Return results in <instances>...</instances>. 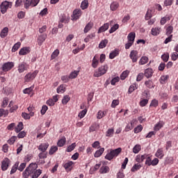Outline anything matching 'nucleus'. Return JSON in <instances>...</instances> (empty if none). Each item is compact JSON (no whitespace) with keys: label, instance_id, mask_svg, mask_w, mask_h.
<instances>
[{"label":"nucleus","instance_id":"nucleus-1","mask_svg":"<svg viewBox=\"0 0 178 178\" xmlns=\"http://www.w3.org/2000/svg\"><path fill=\"white\" fill-rule=\"evenodd\" d=\"M38 168V165L37 163H31L23 172V177L29 178V176H31V178L40 177V175H41V173H42V170H41L40 169L37 170Z\"/></svg>","mask_w":178,"mask_h":178},{"label":"nucleus","instance_id":"nucleus-2","mask_svg":"<svg viewBox=\"0 0 178 178\" xmlns=\"http://www.w3.org/2000/svg\"><path fill=\"white\" fill-rule=\"evenodd\" d=\"M122 152V148L118 147L115 149H111L110 152H108L105 156V159H107V161H112L114 158H116Z\"/></svg>","mask_w":178,"mask_h":178},{"label":"nucleus","instance_id":"nucleus-3","mask_svg":"<svg viewBox=\"0 0 178 178\" xmlns=\"http://www.w3.org/2000/svg\"><path fill=\"white\" fill-rule=\"evenodd\" d=\"M108 67L107 65H102L95 71L93 74L94 77H101V76H104L108 72Z\"/></svg>","mask_w":178,"mask_h":178},{"label":"nucleus","instance_id":"nucleus-4","mask_svg":"<svg viewBox=\"0 0 178 178\" xmlns=\"http://www.w3.org/2000/svg\"><path fill=\"white\" fill-rule=\"evenodd\" d=\"M38 74V72L37 70L33 72H29L24 76L25 83H30V81H33Z\"/></svg>","mask_w":178,"mask_h":178},{"label":"nucleus","instance_id":"nucleus-5","mask_svg":"<svg viewBox=\"0 0 178 178\" xmlns=\"http://www.w3.org/2000/svg\"><path fill=\"white\" fill-rule=\"evenodd\" d=\"M9 8H12V2H9L8 1H3L0 6L1 13L5 15V13L8 11Z\"/></svg>","mask_w":178,"mask_h":178},{"label":"nucleus","instance_id":"nucleus-6","mask_svg":"<svg viewBox=\"0 0 178 178\" xmlns=\"http://www.w3.org/2000/svg\"><path fill=\"white\" fill-rule=\"evenodd\" d=\"M38 5V0H25L24 1V8L25 9H29L30 6L34 8V6H37Z\"/></svg>","mask_w":178,"mask_h":178},{"label":"nucleus","instance_id":"nucleus-7","mask_svg":"<svg viewBox=\"0 0 178 178\" xmlns=\"http://www.w3.org/2000/svg\"><path fill=\"white\" fill-rule=\"evenodd\" d=\"M14 66L15 63L13 62H7L2 65L1 70L3 72H9Z\"/></svg>","mask_w":178,"mask_h":178},{"label":"nucleus","instance_id":"nucleus-8","mask_svg":"<svg viewBox=\"0 0 178 178\" xmlns=\"http://www.w3.org/2000/svg\"><path fill=\"white\" fill-rule=\"evenodd\" d=\"M9 165H10V160L8 158H5L1 162V170L3 172L8 170Z\"/></svg>","mask_w":178,"mask_h":178},{"label":"nucleus","instance_id":"nucleus-9","mask_svg":"<svg viewBox=\"0 0 178 178\" xmlns=\"http://www.w3.org/2000/svg\"><path fill=\"white\" fill-rule=\"evenodd\" d=\"M129 57L134 63L138 60V52L136 50H132L129 54Z\"/></svg>","mask_w":178,"mask_h":178},{"label":"nucleus","instance_id":"nucleus-10","mask_svg":"<svg viewBox=\"0 0 178 178\" xmlns=\"http://www.w3.org/2000/svg\"><path fill=\"white\" fill-rule=\"evenodd\" d=\"M29 69V65L27 63L23 62L19 64L18 65V72L19 73H23L24 72H26Z\"/></svg>","mask_w":178,"mask_h":178},{"label":"nucleus","instance_id":"nucleus-11","mask_svg":"<svg viewBox=\"0 0 178 178\" xmlns=\"http://www.w3.org/2000/svg\"><path fill=\"white\" fill-rule=\"evenodd\" d=\"M161 31H162V29L159 26H156L152 28L151 30L152 35L156 36L161 34Z\"/></svg>","mask_w":178,"mask_h":178},{"label":"nucleus","instance_id":"nucleus-12","mask_svg":"<svg viewBox=\"0 0 178 178\" xmlns=\"http://www.w3.org/2000/svg\"><path fill=\"white\" fill-rule=\"evenodd\" d=\"M164 125L165 122H163V121H159L157 124L154 125V131H159V130H161V129H162Z\"/></svg>","mask_w":178,"mask_h":178},{"label":"nucleus","instance_id":"nucleus-13","mask_svg":"<svg viewBox=\"0 0 178 178\" xmlns=\"http://www.w3.org/2000/svg\"><path fill=\"white\" fill-rule=\"evenodd\" d=\"M108 29H109V23H106L99 29L97 33L98 34H101V33H104V31H106Z\"/></svg>","mask_w":178,"mask_h":178},{"label":"nucleus","instance_id":"nucleus-14","mask_svg":"<svg viewBox=\"0 0 178 178\" xmlns=\"http://www.w3.org/2000/svg\"><path fill=\"white\" fill-rule=\"evenodd\" d=\"M73 16H74V20H77L80 18V16H81V10L80 9H76L73 12Z\"/></svg>","mask_w":178,"mask_h":178},{"label":"nucleus","instance_id":"nucleus-15","mask_svg":"<svg viewBox=\"0 0 178 178\" xmlns=\"http://www.w3.org/2000/svg\"><path fill=\"white\" fill-rule=\"evenodd\" d=\"M152 74H154V70H152V68H147L145 70V76L147 79L152 77Z\"/></svg>","mask_w":178,"mask_h":178},{"label":"nucleus","instance_id":"nucleus-16","mask_svg":"<svg viewBox=\"0 0 178 178\" xmlns=\"http://www.w3.org/2000/svg\"><path fill=\"white\" fill-rule=\"evenodd\" d=\"M165 154H163V148L158 149L156 152L155 153V156H156V158H159V159H162V158H163Z\"/></svg>","mask_w":178,"mask_h":178},{"label":"nucleus","instance_id":"nucleus-17","mask_svg":"<svg viewBox=\"0 0 178 178\" xmlns=\"http://www.w3.org/2000/svg\"><path fill=\"white\" fill-rule=\"evenodd\" d=\"M30 47H23L19 51V55H27V54H30Z\"/></svg>","mask_w":178,"mask_h":178},{"label":"nucleus","instance_id":"nucleus-18","mask_svg":"<svg viewBox=\"0 0 178 178\" xmlns=\"http://www.w3.org/2000/svg\"><path fill=\"white\" fill-rule=\"evenodd\" d=\"M47 40V34H42L39 35L38 38V45H42V42Z\"/></svg>","mask_w":178,"mask_h":178},{"label":"nucleus","instance_id":"nucleus-19","mask_svg":"<svg viewBox=\"0 0 178 178\" xmlns=\"http://www.w3.org/2000/svg\"><path fill=\"white\" fill-rule=\"evenodd\" d=\"M49 147V144L48 143H42L39 147L38 149L41 151L42 152H45L47 149H48V147Z\"/></svg>","mask_w":178,"mask_h":178},{"label":"nucleus","instance_id":"nucleus-20","mask_svg":"<svg viewBox=\"0 0 178 178\" xmlns=\"http://www.w3.org/2000/svg\"><path fill=\"white\" fill-rule=\"evenodd\" d=\"M74 164V163L73 161H68L64 164L63 168L65 170H72V168Z\"/></svg>","mask_w":178,"mask_h":178},{"label":"nucleus","instance_id":"nucleus-21","mask_svg":"<svg viewBox=\"0 0 178 178\" xmlns=\"http://www.w3.org/2000/svg\"><path fill=\"white\" fill-rule=\"evenodd\" d=\"M98 63H99V60H98V56H95L92 59V67L94 69H97V67H98Z\"/></svg>","mask_w":178,"mask_h":178},{"label":"nucleus","instance_id":"nucleus-22","mask_svg":"<svg viewBox=\"0 0 178 178\" xmlns=\"http://www.w3.org/2000/svg\"><path fill=\"white\" fill-rule=\"evenodd\" d=\"M8 33H9V29L8 27L3 28L0 33L1 38H5L8 35Z\"/></svg>","mask_w":178,"mask_h":178},{"label":"nucleus","instance_id":"nucleus-23","mask_svg":"<svg viewBox=\"0 0 178 178\" xmlns=\"http://www.w3.org/2000/svg\"><path fill=\"white\" fill-rule=\"evenodd\" d=\"M135 38H136V33L131 32L130 33L128 34L127 39H128V41H129L130 42L134 43Z\"/></svg>","mask_w":178,"mask_h":178},{"label":"nucleus","instance_id":"nucleus-24","mask_svg":"<svg viewBox=\"0 0 178 178\" xmlns=\"http://www.w3.org/2000/svg\"><path fill=\"white\" fill-rule=\"evenodd\" d=\"M110 8L111 10L115 12V10H116L119 8V3H118V1H113L111 3Z\"/></svg>","mask_w":178,"mask_h":178},{"label":"nucleus","instance_id":"nucleus-25","mask_svg":"<svg viewBox=\"0 0 178 178\" xmlns=\"http://www.w3.org/2000/svg\"><path fill=\"white\" fill-rule=\"evenodd\" d=\"M119 55V49H115L114 51H111L109 54L110 59H115L116 56Z\"/></svg>","mask_w":178,"mask_h":178},{"label":"nucleus","instance_id":"nucleus-26","mask_svg":"<svg viewBox=\"0 0 178 178\" xmlns=\"http://www.w3.org/2000/svg\"><path fill=\"white\" fill-rule=\"evenodd\" d=\"M94 26V24L92 22H89L87 24V25L85 26L83 32L85 33H88L91 29H92V26Z\"/></svg>","mask_w":178,"mask_h":178},{"label":"nucleus","instance_id":"nucleus-27","mask_svg":"<svg viewBox=\"0 0 178 178\" xmlns=\"http://www.w3.org/2000/svg\"><path fill=\"white\" fill-rule=\"evenodd\" d=\"M104 151H105V148L104 147H102L99 150L96 151L94 154L95 158H99V156L104 154Z\"/></svg>","mask_w":178,"mask_h":178},{"label":"nucleus","instance_id":"nucleus-28","mask_svg":"<svg viewBox=\"0 0 178 178\" xmlns=\"http://www.w3.org/2000/svg\"><path fill=\"white\" fill-rule=\"evenodd\" d=\"M19 168V162H16L14 165L12 167V169L10 172V175H13L15 173H16V171L17 170V169Z\"/></svg>","mask_w":178,"mask_h":178},{"label":"nucleus","instance_id":"nucleus-29","mask_svg":"<svg viewBox=\"0 0 178 178\" xmlns=\"http://www.w3.org/2000/svg\"><path fill=\"white\" fill-rule=\"evenodd\" d=\"M145 85L147 88H154V87H155V85H154V82L152 80L145 81Z\"/></svg>","mask_w":178,"mask_h":178},{"label":"nucleus","instance_id":"nucleus-30","mask_svg":"<svg viewBox=\"0 0 178 178\" xmlns=\"http://www.w3.org/2000/svg\"><path fill=\"white\" fill-rule=\"evenodd\" d=\"M141 151V145H136L133 148L134 154H138Z\"/></svg>","mask_w":178,"mask_h":178},{"label":"nucleus","instance_id":"nucleus-31","mask_svg":"<svg viewBox=\"0 0 178 178\" xmlns=\"http://www.w3.org/2000/svg\"><path fill=\"white\" fill-rule=\"evenodd\" d=\"M169 79V75H163L160 78V83L161 84H165L167 81L168 79Z\"/></svg>","mask_w":178,"mask_h":178},{"label":"nucleus","instance_id":"nucleus-32","mask_svg":"<svg viewBox=\"0 0 178 178\" xmlns=\"http://www.w3.org/2000/svg\"><path fill=\"white\" fill-rule=\"evenodd\" d=\"M79 73H80V71L79 70H78V71H73V72H72L70 74V75H69V76H70V79H76V77H77V76H79Z\"/></svg>","mask_w":178,"mask_h":178},{"label":"nucleus","instance_id":"nucleus-33","mask_svg":"<svg viewBox=\"0 0 178 178\" xmlns=\"http://www.w3.org/2000/svg\"><path fill=\"white\" fill-rule=\"evenodd\" d=\"M88 8V0H83L81 3V8L82 10H84V9H87Z\"/></svg>","mask_w":178,"mask_h":178},{"label":"nucleus","instance_id":"nucleus-34","mask_svg":"<svg viewBox=\"0 0 178 178\" xmlns=\"http://www.w3.org/2000/svg\"><path fill=\"white\" fill-rule=\"evenodd\" d=\"M23 130V122H20L18 123L17 126L15 127V131L16 133H19Z\"/></svg>","mask_w":178,"mask_h":178},{"label":"nucleus","instance_id":"nucleus-35","mask_svg":"<svg viewBox=\"0 0 178 178\" xmlns=\"http://www.w3.org/2000/svg\"><path fill=\"white\" fill-rule=\"evenodd\" d=\"M169 20H170V17L169 16L163 17L161 19L160 24H161V26H163V24H165L166 22H169Z\"/></svg>","mask_w":178,"mask_h":178},{"label":"nucleus","instance_id":"nucleus-36","mask_svg":"<svg viewBox=\"0 0 178 178\" xmlns=\"http://www.w3.org/2000/svg\"><path fill=\"white\" fill-rule=\"evenodd\" d=\"M9 115V111L8 110H5L3 108L0 109V118H2V116H4V118H6Z\"/></svg>","mask_w":178,"mask_h":178},{"label":"nucleus","instance_id":"nucleus-37","mask_svg":"<svg viewBox=\"0 0 178 178\" xmlns=\"http://www.w3.org/2000/svg\"><path fill=\"white\" fill-rule=\"evenodd\" d=\"M137 88H138V85H137L136 83H134L132 86L129 87L128 93L131 94V92H133L134 90H137Z\"/></svg>","mask_w":178,"mask_h":178},{"label":"nucleus","instance_id":"nucleus-38","mask_svg":"<svg viewBox=\"0 0 178 178\" xmlns=\"http://www.w3.org/2000/svg\"><path fill=\"white\" fill-rule=\"evenodd\" d=\"M145 63H148V57L143 56L139 60V65H145Z\"/></svg>","mask_w":178,"mask_h":178},{"label":"nucleus","instance_id":"nucleus-39","mask_svg":"<svg viewBox=\"0 0 178 178\" xmlns=\"http://www.w3.org/2000/svg\"><path fill=\"white\" fill-rule=\"evenodd\" d=\"M66 91V88H65V86L63 85H60V86H58L57 88V92L58 94H63V92H65Z\"/></svg>","mask_w":178,"mask_h":178},{"label":"nucleus","instance_id":"nucleus-40","mask_svg":"<svg viewBox=\"0 0 178 178\" xmlns=\"http://www.w3.org/2000/svg\"><path fill=\"white\" fill-rule=\"evenodd\" d=\"M65 144H66V138H65V137L60 139L57 143V145H58V147H63V145H65Z\"/></svg>","mask_w":178,"mask_h":178},{"label":"nucleus","instance_id":"nucleus-41","mask_svg":"<svg viewBox=\"0 0 178 178\" xmlns=\"http://www.w3.org/2000/svg\"><path fill=\"white\" fill-rule=\"evenodd\" d=\"M20 45H22V43H20V42L15 43L12 48V52H16V51H17V49L20 48Z\"/></svg>","mask_w":178,"mask_h":178},{"label":"nucleus","instance_id":"nucleus-42","mask_svg":"<svg viewBox=\"0 0 178 178\" xmlns=\"http://www.w3.org/2000/svg\"><path fill=\"white\" fill-rule=\"evenodd\" d=\"M99 172L102 174L108 173V172H109V167H108V166H102V167H101V168L99 170Z\"/></svg>","mask_w":178,"mask_h":178},{"label":"nucleus","instance_id":"nucleus-43","mask_svg":"<svg viewBox=\"0 0 178 178\" xmlns=\"http://www.w3.org/2000/svg\"><path fill=\"white\" fill-rule=\"evenodd\" d=\"M108 44V40L104 39L103 40L101 41V42L99 44V48L102 49V48H105V47H106V44Z\"/></svg>","mask_w":178,"mask_h":178},{"label":"nucleus","instance_id":"nucleus-44","mask_svg":"<svg viewBox=\"0 0 178 178\" xmlns=\"http://www.w3.org/2000/svg\"><path fill=\"white\" fill-rule=\"evenodd\" d=\"M115 130L113 129H108L106 133V137H113Z\"/></svg>","mask_w":178,"mask_h":178},{"label":"nucleus","instance_id":"nucleus-45","mask_svg":"<svg viewBox=\"0 0 178 178\" xmlns=\"http://www.w3.org/2000/svg\"><path fill=\"white\" fill-rule=\"evenodd\" d=\"M166 35H172V33H173V27L172 26H169L165 29Z\"/></svg>","mask_w":178,"mask_h":178},{"label":"nucleus","instance_id":"nucleus-46","mask_svg":"<svg viewBox=\"0 0 178 178\" xmlns=\"http://www.w3.org/2000/svg\"><path fill=\"white\" fill-rule=\"evenodd\" d=\"M118 29H119V24H114L113 26H112L109 30L110 34H112V33H115V31H116Z\"/></svg>","mask_w":178,"mask_h":178},{"label":"nucleus","instance_id":"nucleus-47","mask_svg":"<svg viewBox=\"0 0 178 178\" xmlns=\"http://www.w3.org/2000/svg\"><path fill=\"white\" fill-rule=\"evenodd\" d=\"M56 151H58V147L56 146H52L49 149V154L54 155Z\"/></svg>","mask_w":178,"mask_h":178},{"label":"nucleus","instance_id":"nucleus-48","mask_svg":"<svg viewBox=\"0 0 178 178\" xmlns=\"http://www.w3.org/2000/svg\"><path fill=\"white\" fill-rule=\"evenodd\" d=\"M140 169H141V165L137 163L132 167L131 172H137V170H140Z\"/></svg>","mask_w":178,"mask_h":178},{"label":"nucleus","instance_id":"nucleus-49","mask_svg":"<svg viewBox=\"0 0 178 178\" xmlns=\"http://www.w3.org/2000/svg\"><path fill=\"white\" fill-rule=\"evenodd\" d=\"M129 72L128 70L127 71H124L121 75H120V79L121 80H125L126 77H127V76H129Z\"/></svg>","mask_w":178,"mask_h":178},{"label":"nucleus","instance_id":"nucleus-50","mask_svg":"<svg viewBox=\"0 0 178 178\" xmlns=\"http://www.w3.org/2000/svg\"><path fill=\"white\" fill-rule=\"evenodd\" d=\"M148 99H143L139 102L140 106L144 107L148 104Z\"/></svg>","mask_w":178,"mask_h":178},{"label":"nucleus","instance_id":"nucleus-51","mask_svg":"<svg viewBox=\"0 0 178 178\" xmlns=\"http://www.w3.org/2000/svg\"><path fill=\"white\" fill-rule=\"evenodd\" d=\"M17 137L16 136H12L8 141V144H10V145H13V144H15V142L16 141Z\"/></svg>","mask_w":178,"mask_h":178},{"label":"nucleus","instance_id":"nucleus-52","mask_svg":"<svg viewBox=\"0 0 178 178\" xmlns=\"http://www.w3.org/2000/svg\"><path fill=\"white\" fill-rule=\"evenodd\" d=\"M86 114H87V110L86 108H85L79 113L78 116L79 118H80V119H83V118H84Z\"/></svg>","mask_w":178,"mask_h":178},{"label":"nucleus","instance_id":"nucleus-53","mask_svg":"<svg viewBox=\"0 0 178 178\" xmlns=\"http://www.w3.org/2000/svg\"><path fill=\"white\" fill-rule=\"evenodd\" d=\"M69 101H70V97H69V95H65L63 98L62 103L66 105Z\"/></svg>","mask_w":178,"mask_h":178},{"label":"nucleus","instance_id":"nucleus-54","mask_svg":"<svg viewBox=\"0 0 178 178\" xmlns=\"http://www.w3.org/2000/svg\"><path fill=\"white\" fill-rule=\"evenodd\" d=\"M34 90V86L27 88L23 90L24 94H30Z\"/></svg>","mask_w":178,"mask_h":178},{"label":"nucleus","instance_id":"nucleus-55","mask_svg":"<svg viewBox=\"0 0 178 178\" xmlns=\"http://www.w3.org/2000/svg\"><path fill=\"white\" fill-rule=\"evenodd\" d=\"M18 19H24L26 17V13L24 11H20L17 14Z\"/></svg>","mask_w":178,"mask_h":178},{"label":"nucleus","instance_id":"nucleus-56","mask_svg":"<svg viewBox=\"0 0 178 178\" xmlns=\"http://www.w3.org/2000/svg\"><path fill=\"white\" fill-rule=\"evenodd\" d=\"M74 148H76V143H72L71 145L67 147V152H72V151H73V149H74Z\"/></svg>","mask_w":178,"mask_h":178},{"label":"nucleus","instance_id":"nucleus-57","mask_svg":"<svg viewBox=\"0 0 178 178\" xmlns=\"http://www.w3.org/2000/svg\"><path fill=\"white\" fill-rule=\"evenodd\" d=\"M70 79V76L67 75H64L61 76V80L63 83H68L69 80Z\"/></svg>","mask_w":178,"mask_h":178},{"label":"nucleus","instance_id":"nucleus-58","mask_svg":"<svg viewBox=\"0 0 178 178\" xmlns=\"http://www.w3.org/2000/svg\"><path fill=\"white\" fill-rule=\"evenodd\" d=\"M59 55V51L58 49H56L51 56V59H55Z\"/></svg>","mask_w":178,"mask_h":178},{"label":"nucleus","instance_id":"nucleus-59","mask_svg":"<svg viewBox=\"0 0 178 178\" xmlns=\"http://www.w3.org/2000/svg\"><path fill=\"white\" fill-rule=\"evenodd\" d=\"M104 116H105V112H104L102 111H99L97 113V119H102V118H104Z\"/></svg>","mask_w":178,"mask_h":178},{"label":"nucleus","instance_id":"nucleus-60","mask_svg":"<svg viewBox=\"0 0 178 178\" xmlns=\"http://www.w3.org/2000/svg\"><path fill=\"white\" fill-rule=\"evenodd\" d=\"M161 59L163 62H168L169 60V54H164L161 56Z\"/></svg>","mask_w":178,"mask_h":178},{"label":"nucleus","instance_id":"nucleus-61","mask_svg":"<svg viewBox=\"0 0 178 178\" xmlns=\"http://www.w3.org/2000/svg\"><path fill=\"white\" fill-rule=\"evenodd\" d=\"M159 102L156 99H153L149 105V106H154V108H156L159 105Z\"/></svg>","mask_w":178,"mask_h":178},{"label":"nucleus","instance_id":"nucleus-62","mask_svg":"<svg viewBox=\"0 0 178 178\" xmlns=\"http://www.w3.org/2000/svg\"><path fill=\"white\" fill-rule=\"evenodd\" d=\"M118 105H119V101L118 99L113 100L111 104V108H116Z\"/></svg>","mask_w":178,"mask_h":178},{"label":"nucleus","instance_id":"nucleus-63","mask_svg":"<svg viewBox=\"0 0 178 178\" xmlns=\"http://www.w3.org/2000/svg\"><path fill=\"white\" fill-rule=\"evenodd\" d=\"M142 130H143V126L139 125L134 129V133L137 134V133H140V131H141Z\"/></svg>","mask_w":178,"mask_h":178},{"label":"nucleus","instance_id":"nucleus-64","mask_svg":"<svg viewBox=\"0 0 178 178\" xmlns=\"http://www.w3.org/2000/svg\"><path fill=\"white\" fill-rule=\"evenodd\" d=\"M178 58V54L177 52H174L171 55V59L172 60H177Z\"/></svg>","mask_w":178,"mask_h":178}]
</instances>
